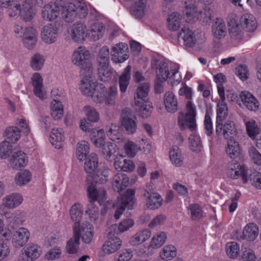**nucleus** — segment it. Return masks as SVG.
<instances>
[{"label":"nucleus","instance_id":"nucleus-1","mask_svg":"<svg viewBox=\"0 0 261 261\" xmlns=\"http://www.w3.org/2000/svg\"><path fill=\"white\" fill-rule=\"evenodd\" d=\"M0 5L7 9L10 17L16 18L19 16L25 22L31 21L36 14L32 0H0Z\"/></svg>","mask_w":261,"mask_h":261},{"label":"nucleus","instance_id":"nucleus-2","mask_svg":"<svg viewBox=\"0 0 261 261\" xmlns=\"http://www.w3.org/2000/svg\"><path fill=\"white\" fill-rule=\"evenodd\" d=\"M151 66L155 70L156 79L158 81L166 82L168 80L172 86L177 85L181 81V75L179 73V65L171 64L164 60L153 58Z\"/></svg>","mask_w":261,"mask_h":261},{"label":"nucleus","instance_id":"nucleus-3","mask_svg":"<svg viewBox=\"0 0 261 261\" xmlns=\"http://www.w3.org/2000/svg\"><path fill=\"white\" fill-rule=\"evenodd\" d=\"M87 194L89 203L87 206L85 213L90 220L95 221L99 216V210L94 202L98 201H103L106 199V192L103 188L96 189L95 185L93 182L88 183Z\"/></svg>","mask_w":261,"mask_h":261},{"label":"nucleus","instance_id":"nucleus-4","mask_svg":"<svg viewBox=\"0 0 261 261\" xmlns=\"http://www.w3.org/2000/svg\"><path fill=\"white\" fill-rule=\"evenodd\" d=\"M86 74L80 81L79 88L81 92L84 95L92 97L93 100L100 101L102 99V97L99 93L103 91V85L98 83L93 76L92 73L85 72Z\"/></svg>","mask_w":261,"mask_h":261},{"label":"nucleus","instance_id":"nucleus-5","mask_svg":"<svg viewBox=\"0 0 261 261\" xmlns=\"http://www.w3.org/2000/svg\"><path fill=\"white\" fill-rule=\"evenodd\" d=\"M88 12L87 6L82 1L75 0L68 2L62 7L63 18L65 22L68 23L73 21L77 17L85 18Z\"/></svg>","mask_w":261,"mask_h":261},{"label":"nucleus","instance_id":"nucleus-6","mask_svg":"<svg viewBox=\"0 0 261 261\" xmlns=\"http://www.w3.org/2000/svg\"><path fill=\"white\" fill-rule=\"evenodd\" d=\"M90 56L89 51L85 47L81 46L73 51L71 61L73 65L80 67L83 73H92L93 67L89 61Z\"/></svg>","mask_w":261,"mask_h":261},{"label":"nucleus","instance_id":"nucleus-7","mask_svg":"<svg viewBox=\"0 0 261 261\" xmlns=\"http://www.w3.org/2000/svg\"><path fill=\"white\" fill-rule=\"evenodd\" d=\"M183 13L187 17V21L192 22L199 19L204 23H208L212 17L213 11L208 8L205 7L203 12L198 11L195 5H185Z\"/></svg>","mask_w":261,"mask_h":261},{"label":"nucleus","instance_id":"nucleus-8","mask_svg":"<svg viewBox=\"0 0 261 261\" xmlns=\"http://www.w3.org/2000/svg\"><path fill=\"white\" fill-rule=\"evenodd\" d=\"M135 190L128 189L123 194L118 197L116 203L113 204L114 206L117 207L114 215L116 219L119 218L120 215L125 208L132 210L134 208L135 203Z\"/></svg>","mask_w":261,"mask_h":261},{"label":"nucleus","instance_id":"nucleus-9","mask_svg":"<svg viewBox=\"0 0 261 261\" xmlns=\"http://www.w3.org/2000/svg\"><path fill=\"white\" fill-rule=\"evenodd\" d=\"M226 174L228 177L236 179L242 176L244 183L248 180L249 170L244 165H241L236 161L232 160L228 164Z\"/></svg>","mask_w":261,"mask_h":261},{"label":"nucleus","instance_id":"nucleus-10","mask_svg":"<svg viewBox=\"0 0 261 261\" xmlns=\"http://www.w3.org/2000/svg\"><path fill=\"white\" fill-rule=\"evenodd\" d=\"M117 228L116 224L112 225L107 229V234L109 237L108 240L103 245V251L108 254H111L117 251L121 245V241L114 237L115 230Z\"/></svg>","mask_w":261,"mask_h":261},{"label":"nucleus","instance_id":"nucleus-11","mask_svg":"<svg viewBox=\"0 0 261 261\" xmlns=\"http://www.w3.org/2000/svg\"><path fill=\"white\" fill-rule=\"evenodd\" d=\"M61 33L60 27L55 23H49L42 28L40 37L43 42L47 44L55 43Z\"/></svg>","mask_w":261,"mask_h":261},{"label":"nucleus","instance_id":"nucleus-12","mask_svg":"<svg viewBox=\"0 0 261 261\" xmlns=\"http://www.w3.org/2000/svg\"><path fill=\"white\" fill-rule=\"evenodd\" d=\"M238 101L241 107H245L250 111L255 112L259 108V102L257 99L247 91H242L240 93Z\"/></svg>","mask_w":261,"mask_h":261},{"label":"nucleus","instance_id":"nucleus-13","mask_svg":"<svg viewBox=\"0 0 261 261\" xmlns=\"http://www.w3.org/2000/svg\"><path fill=\"white\" fill-rule=\"evenodd\" d=\"M34 94L40 100H43L47 98V92L45 90L43 78L38 72L34 73L31 77Z\"/></svg>","mask_w":261,"mask_h":261},{"label":"nucleus","instance_id":"nucleus-14","mask_svg":"<svg viewBox=\"0 0 261 261\" xmlns=\"http://www.w3.org/2000/svg\"><path fill=\"white\" fill-rule=\"evenodd\" d=\"M68 34L74 42L82 43L87 36L86 26L83 23L76 22L68 29Z\"/></svg>","mask_w":261,"mask_h":261},{"label":"nucleus","instance_id":"nucleus-15","mask_svg":"<svg viewBox=\"0 0 261 261\" xmlns=\"http://www.w3.org/2000/svg\"><path fill=\"white\" fill-rule=\"evenodd\" d=\"M127 45L124 43L115 44L112 48L111 56L112 61L116 63H123L129 57Z\"/></svg>","mask_w":261,"mask_h":261},{"label":"nucleus","instance_id":"nucleus-16","mask_svg":"<svg viewBox=\"0 0 261 261\" xmlns=\"http://www.w3.org/2000/svg\"><path fill=\"white\" fill-rule=\"evenodd\" d=\"M86 160L84 165V169L86 172L89 173H93L95 172V174L92 177L94 182L101 183L105 181V178H100L98 180L96 176L98 175L99 171L97 170L98 167V158L96 154L91 153L89 156L85 159Z\"/></svg>","mask_w":261,"mask_h":261},{"label":"nucleus","instance_id":"nucleus-17","mask_svg":"<svg viewBox=\"0 0 261 261\" xmlns=\"http://www.w3.org/2000/svg\"><path fill=\"white\" fill-rule=\"evenodd\" d=\"M21 38L22 43L25 47L28 49H32L36 44L38 32L32 27H27L23 31Z\"/></svg>","mask_w":261,"mask_h":261},{"label":"nucleus","instance_id":"nucleus-18","mask_svg":"<svg viewBox=\"0 0 261 261\" xmlns=\"http://www.w3.org/2000/svg\"><path fill=\"white\" fill-rule=\"evenodd\" d=\"M60 8L58 4L50 2L45 5L42 10V17L46 21H52L59 15Z\"/></svg>","mask_w":261,"mask_h":261},{"label":"nucleus","instance_id":"nucleus-19","mask_svg":"<svg viewBox=\"0 0 261 261\" xmlns=\"http://www.w3.org/2000/svg\"><path fill=\"white\" fill-rule=\"evenodd\" d=\"M105 30V27L103 23L100 22L93 23L87 31V36L91 40H98L103 36Z\"/></svg>","mask_w":261,"mask_h":261},{"label":"nucleus","instance_id":"nucleus-20","mask_svg":"<svg viewBox=\"0 0 261 261\" xmlns=\"http://www.w3.org/2000/svg\"><path fill=\"white\" fill-rule=\"evenodd\" d=\"M30 233L27 229L20 228L14 233L12 237V244L15 248L23 246L29 238Z\"/></svg>","mask_w":261,"mask_h":261},{"label":"nucleus","instance_id":"nucleus-21","mask_svg":"<svg viewBox=\"0 0 261 261\" xmlns=\"http://www.w3.org/2000/svg\"><path fill=\"white\" fill-rule=\"evenodd\" d=\"M178 38L183 40L184 45L186 47H192L196 43V38L194 33L186 27L182 28L178 35Z\"/></svg>","mask_w":261,"mask_h":261},{"label":"nucleus","instance_id":"nucleus-22","mask_svg":"<svg viewBox=\"0 0 261 261\" xmlns=\"http://www.w3.org/2000/svg\"><path fill=\"white\" fill-rule=\"evenodd\" d=\"M103 91H100L102 99L100 101H95L97 103L105 102L107 105H113L115 103V100L117 96V88L116 86H113L110 88L108 91H107L106 87L103 85Z\"/></svg>","mask_w":261,"mask_h":261},{"label":"nucleus","instance_id":"nucleus-23","mask_svg":"<svg viewBox=\"0 0 261 261\" xmlns=\"http://www.w3.org/2000/svg\"><path fill=\"white\" fill-rule=\"evenodd\" d=\"M114 160V166L116 170L130 172L135 168V164L133 161L125 159L122 155L116 156Z\"/></svg>","mask_w":261,"mask_h":261},{"label":"nucleus","instance_id":"nucleus-24","mask_svg":"<svg viewBox=\"0 0 261 261\" xmlns=\"http://www.w3.org/2000/svg\"><path fill=\"white\" fill-rule=\"evenodd\" d=\"M169 154L170 161L172 165L177 167L184 165L185 157L177 146H173L170 149Z\"/></svg>","mask_w":261,"mask_h":261},{"label":"nucleus","instance_id":"nucleus-25","mask_svg":"<svg viewBox=\"0 0 261 261\" xmlns=\"http://www.w3.org/2000/svg\"><path fill=\"white\" fill-rule=\"evenodd\" d=\"M196 115H179L178 117V124L181 129L188 128L191 131L196 128Z\"/></svg>","mask_w":261,"mask_h":261},{"label":"nucleus","instance_id":"nucleus-26","mask_svg":"<svg viewBox=\"0 0 261 261\" xmlns=\"http://www.w3.org/2000/svg\"><path fill=\"white\" fill-rule=\"evenodd\" d=\"M164 103L168 112L174 113L178 107V101L176 96L171 91L166 92L164 96Z\"/></svg>","mask_w":261,"mask_h":261},{"label":"nucleus","instance_id":"nucleus-27","mask_svg":"<svg viewBox=\"0 0 261 261\" xmlns=\"http://www.w3.org/2000/svg\"><path fill=\"white\" fill-rule=\"evenodd\" d=\"M128 184L129 178L124 173H118L113 177V188L118 193L126 188Z\"/></svg>","mask_w":261,"mask_h":261},{"label":"nucleus","instance_id":"nucleus-28","mask_svg":"<svg viewBox=\"0 0 261 261\" xmlns=\"http://www.w3.org/2000/svg\"><path fill=\"white\" fill-rule=\"evenodd\" d=\"M150 85L148 83L141 84L137 89L136 96H135V103L137 106H142L147 100V97L149 91Z\"/></svg>","mask_w":261,"mask_h":261},{"label":"nucleus","instance_id":"nucleus-29","mask_svg":"<svg viewBox=\"0 0 261 261\" xmlns=\"http://www.w3.org/2000/svg\"><path fill=\"white\" fill-rule=\"evenodd\" d=\"M91 228V224L87 222L84 223L81 227L79 226L76 228L79 239L81 238L82 241L85 243L88 244L92 241L93 233Z\"/></svg>","mask_w":261,"mask_h":261},{"label":"nucleus","instance_id":"nucleus-30","mask_svg":"<svg viewBox=\"0 0 261 261\" xmlns=\"http://www.w3.org/2000/svg\"><path fill=\"white\" fill-rule=\"evenodd\" d=\"M131 7V15L135 18H142L145 14L146 0H134Z\"/></svg>","mask_w":261,"mask_h":261},{"label":"nucleus","instance_id":"nucleus-31","mask_svg":"<svg viewBox=\"0 0 261 261\" xmlns=\"http://www.w3.org/2000/svg\"><path fill=\"white\" fill-rule=\"evenodd\" d=\"M241 27L248 32L254 31L257 27L255 18L251 14H244L240 18Z\"/></svg>","mask_w":261,"mask_h":261},{"label":"nucleus","instance_id":"nucleus-32","mask_svg":"<svg viewBox=\"0 0 261 261\" xmlns=\"http://www.w3.org/2000/svg\"><path fill=\"white\" fill-rule=\"evenodd\" d=\"M23 201L22 196L19 193H12L3 199V205L9 208H14L19 205Z\"/></svg>","mask_w":261,"mask_h":261},{"label":"nucleus","instance_id":"nucleus-33","mask_svg":"<svg viewBox=\"0 0 261 261\" xmlns=\"http://www.w3.org/2000/svg\"><path fill=\"white\" fill-rule=\"evenodd\" d=\"M122 127L128 135L134 134L137 130V125L136 117H130L128 115H124L121 119Z\"/></svg>","mask_w":261,"mask_h":261},{"label":"nucleus","instance_id":"nucleus-34","mask_svg":"<svg viewBox=\"0 0 261 261\" xmlns=\"http://www.w3.org/2000/svg\"><path fill=\"white\" fill-rule=\"evenodd\" d=\"M182 16L177 12H173L169 15L167 20V26L172 31H177L181 26Z\"/></svg>","mask_w":261,"mask_h":261},{"label":"nucleus","instance_id":"nucleus-35","mask_svg":"<svg viewBox=\"0 0 261 261\" xmlns=\"http://www.w3.org/2000/svg\"><path fill=\"white\" fill-rule=\"evenodd\" d=\"M226 154L231 159H236L242 154L239 143L236 140L228 141L225 147Z\"/></svg>","mask_w":261,"mask_h":261},{"label":"nucleus","instance_id":"nucleus-36","mask_svg":"<svg viewBox=\"0 0 261 261\" xmlns=\"http://www.w3.org/2000/svg\"><path fill=\"white\" fill-rule=\"evenodd\" d=\"M21 130L16 126H9L6 128L3 136L5 140L9 141V143H15L17 142L21 136Z\"/></svg>","mask_w":261,"mask_h":261},{"label":"nucleus","instance_id":"nucleus-37","mask_svg":"<svg viewBox=\"0 0 261 261\" xmlns=\"http://www.w3.org/2000/svg\"><path fill=\"white\" fill-rule=\"evenodd\" d=\"M45 60V57L43 54L35 53L30 59V66L33 70L40 71L43 68Z\"/></svg>","mask_w":261,"mask_h":261},{"label":"nucleus","instance_id":"nucleus-38","mask_svg":"<svg viewBox=\"0 0 261 261\" xmlns=\"http://www.w3.org/2000/svg\"><path fill=\"white\" fill-rule=\"evenodd\" d=\"M27 163L25 154L21 150L17 151L12 156L11 166L13 169L18 170L24 167Z\"/></svg>","mask_w":261,"mask_h":261},{"label":"nucleus","instance_id":"nucleus-39","mask_svg":"<svg viewBox=\"0 0 261 261\" xmlns=\"http://www.w3.org/2000/svg\"><path fill=\"white\" fill-rule=\"evenodd\" d=\"M131 67L128 65L124 68L123 71L119 77V85L120 91L121 93H125L126 91L129 81L130 80Z\"/></svg>","mask_w":261,"mask_h":261},{"label":"nucleus","instance_id":"nucleus-40","mask_svg":"<svg viewBox=\"0 0 261 261\" xmlns=\"http://www.w3.org/2000/svg\"><path fill=\"white\" fill-rule=\"evenodd\" d=\"M212 32L215 37L221 39L226 34V27L224 21L221 18H217L212 27Z\"/></svg>","mask_w":261,"mask_h":261},{"label":"nucleus","instance_id":"nucleus-41","mask_svg":"<svg viewBox=\"0 0 261 261\" xmlns=\"http://www.w3.org/2000/svg\"><path fill=\"white\" fill-rule=\"evenodd\" d=\"M70 215L71 220L74 222L73 230H76V228L80 226V222L83 215L81 207L79 204H75L72 206L70 211Z\"/></svg>","mask_w":261,"mask_h":261},{"label":"nucleus","instance_id":"nucleus-42","mask_svg":"<svg viewBox=\"0 0 261 261\" xmlns=\"http://www.w3.org/2000/svg\"><path fill=\"white\" fill-rule=\"evenodd\" d=\"M222 134L225 139L228 141L236 140L237 129L234 127L233 122L228 120L224 124L222 128Z\"/></svg>","mask_w":261,"mask_h":261},{"label":"nucleus","instance_id":"nucleus-43","mask_svg":"<svg viewBox=\"0 0 261 261\" xmlns=\"http://www.w3.org/2000/svg\"><path fill=\"white\" fill-rule=\"evenodd\" d=\"M218 92L220 100L218 102L217 106V114H227L228 113V107L225 102V96L224 88L221 85L218 86Z\"/></svg>","mask_w":261,"mask_h":261},{"label":"nucleus","instance_id":"nucleus-44","mask_svg":"<svg viewBox=\"0 0 261 261\" xmlns=\"http://www.w3.org/2000/svg\"><path fill=\"white\" fill-rule=\"evenodd\" d=\"M39 255L40 250L38 246L35 244L29 246L22 253L23 259L25 261H32L39 257Z\"/></svg>","mask_w":261,"mask_h":261},{"label":"nucleus","instance_id":"nucleus-45","mask_svg":"<svg viewBox=\"0 0 261 261\" xmlns=\"http://www.w3.org/2000/svg\"><path fill=\"white\" fill-rule=\"evenodd\" d=\"M258 228L257 225L253 223H250L244 228L243 238L248 241H253L258 234Z\"/></svg>","mask_w":261,"mask_h":261},{"label":"nucleus","instance_id":"nucleus-46","mask_svg":"<svg viewBox=\"0 0 261 261\" xmlns=\"http://www.w3.org/2000/svg\"><path fill=\"white\" fill-rule=\"evenodd\" d=\"M64 135L58 129H53L50 134V142L57 149L61 148L63 145Z\"/></svg>","mask_w":261,"mask_h":261},{"label":"nucleus","instance_id":"nucleus-47","mask_svg":"<svg viewBox=\"0 0 261 261\" xmlns=\"http://www.w3.org/2000/svg\"><path fill=\"white\" fill-rule=\"evenodd\" d=\"M151 236L149 229H145L136 233L130 240V244L133 246L138 245L148 239Z\"/></svg>","mask_w":261,"mask_h":261},{"label":"nucleus","instance_id":"nucleus-48","mask_svg":"<svg viewBox=\"0 0 261 261\" xmlns=\"http://www.w3.org/2000/svg\"><path fill=\"white\" fill-rule=\"evenodd\" d=\"M97 61L98 66L109 65L110 51L108 46H104L101 48L97 55Z\"/></svg>","mask_w":261,"mask_h":261},{"label":"nucleus","instance_id":"nucleus-49","mask_svg":"<svg viewBox=\"0 0 261 261\" xmlns=\"http://www.w3.org/2000/svg\"><path fill=\"white\" fill-rule=\"evenodd\" d=\"M162 197L156 193H150L146 199V204L151 210L158 208L162 205Z\"/></svg>","mask_w":261,"mask_h":261},{"label":"nucleus","instance_id":"nucleus-50","mask_svg":"<svg viewBox=\"0 0 261 261\" xmlns=\"http://www.w3.org/2000/svg\"><path fill=\"white\" fill-rule=\"evenodd\" d=\"M80 244L79 236L76 230H73V237L70 239L66 245V251L69 254L75 253Z\"/></svg>","mask_w":261,"mask_h":261},{"label":"nucleus","instance_id":"nucleus-51","mask_svg":"<svg viewBox=\"0 0 261 261\" xmlns=\"http://www.w3.org/2000/svg\"><path fill=\"white\" fill-rule=\"evenodd\" d=\"M113 69L109 67V65L98 66V75L101 81L107 82L110 81L112 76Z\"/></svg>","mask_w":261,"mask_h":261},{"label":"nucleus","instance_id":"nucleus-52","mask_svg":"<svg viewBox=\"0 0 261 261\" xmlns=\"http://www.w3.org/2000/svg\"><path fill=\"white\" fill-rule=\"evenodd\" d=\"M89 151V146L87 142L81 141L78 143L76 148V156L80 161L85 160Z\"/></svg>","mask_w":261,"mask_h":261},{"label":"nucleus","instance_id":"nucleus-53","mask_svg":"<svg viewBox=\"0 0 261 261\" xmlns=\"http://www.w3.org/2000/svg\"><path fill=\"white\" fill-rule=\"evenodd\" d=\"M176 255V249L172 245L165 246L160 252V256L162 259L170 260Z\"/></svg>","mask_w":261,"mask_h":261},{"label":"nucleus","instance_id":"nucleus-54","mask_svg":"<svg viewBox=\"0 0 261 261\" xmlns=\"http://www.w3.org/2000/svg\"><path fill=\"white\" fill-rule=\"evenodd\" d=\"M99 119V115H87L86 118L81 120L80 127L83 131H89L90 127L93 124L97 122Z\"/></svg>","mask_w":261,"mask_h":261},{"label":"nucleus","instance_id":"nucleus-55","mask_svg":"<svg viewBox=\"0 0 261 261\" xmlns=\"http://www.w3.org/2000/svg\"><path fill=\"white\" fill-rule=\"evenodd\" d=\"M90 138L96 147H101L105 143V133L103 130H92L90 134Z\"/></svg>","mask_w":261,"mask_h":261},{"label":"nucleus","instance_id":"nucleus-56","mask_svg":"<svg viewBox=\"0 0 261 261\" xmlns=\"http://www.w3.org/2000/svg\"><path fill=\"white\" fill-rule=\"evenodd\" d=\"M167 236L164 232H161L156 234L151 239L150 247L153 249H157L161 247L165 243Z\"/></svg>","mask_w":261,"mask_h":261},{"label":"nucleus","instance_id":"nucleus-57","mask_svg":"<svg viewBox=\"0 0 261 261\" xmlns=\"http://www.w3.org/2000/svg\"><path fill=\"white\" fill-rule=\"evenodd\" d=\"M225 249L227 255L231 258H237L240 252L239 245L234 242L227 243Z\"/></svg>","mask_w":261,"mask_h":261},{"label":"nucleus","instance_id":"nucleus-58","mask_svg":"<svg viewBox=\"0 0 261 261\" xmlns=\"http://www.w3.org/2000/svg\"><path fill=\"white\" fill-rule=\"evenodd\" d=\"M31 179V173L28 170L19 172L15 176V181L18 186H23L30 181Z\"/></svg>","mask_w":261,"mask_h":261},{"label":"nucleus","instance_id":"nucleus-59","mask_svg":"<svg viewBox=\"0 0 261 261\" xmlns=\"http://www.w3.org/2000/svg\"><path fill=\"white\" fill-rule=\"evenodd\" d=\"M189 140L191 150L195 152H199L201 150L202 144L201 138L199 136L196 134L192 135L190 136Z\"/></svg>","mask_w":261,"mask_h":261},{"label":"nucleus","instance_id":"nucleus-60","mask_svg":"<svg viewBox=\"0 0 261 261\" xmlns=\"http://www.w3.org/2000/svg\"><path fill=\"white\" fill-rule=\"evenodd\" d=\"M13 147L12 144L6 140L0 143V158L6 159L12 153Z\"/></svg>","mask_w":261,"mask_h":261},{"label":"nucleus","instance_id":"nucleus-61","mask_svg":"<svg viewBox=\"0 0 261 261\" xmlns=\"http://www.w3.org/2000/svg\"><path fill=\"white\" fill-rule=\"evenodd\" d=\"M236 74L242 81L247 80L249 76V71L245 65H239L236 68Z\"/></svg>","mask_w":261,"mask_h":261},{"label":"nucleus","instance_id":"nucleus-62","mask_svg":"<svg viewBox=\"0 0 261 261\" xmlns=\"http://www.w3.org/2000/svg\"><path fill=\"white\" fill-rule=\"evenodd\" d=\"M190 210L191 217L194 220L200 219L202 216V211L200 206L197 204H191L189 206Z\"/></svg>","mask_w":261,"mask_h":261},{"label":"nucleus","instance_id":"nucleus-63","mask_svg":"<svg viewBox=\"0 0 261 261\" xmlns=\"http://www.w3.org/2000/svg\"><path fill=\"white\" fill-rule=\"evenodd\" d=\"M248 175L251 184L257 189H261V173L257 172H249Z\"/></svg>","mask_w":261,"mask_h":261},{"label":"nucleus","instance_id":"nucleus-64","mask_svg":"<svg viewBox=\"0 0 261 261\" xmlns=\"http://www.w3.org/2000/svg\"><path fill=\"white\" fill-rule=\"evenodd\" d=\"M124 149L128 156L134 157L135 156L137 151L140 149V147H138L135 143L129 141L125 143Z\"/></svg>","mask_w":261,"mask_h":261}]
</instances>
